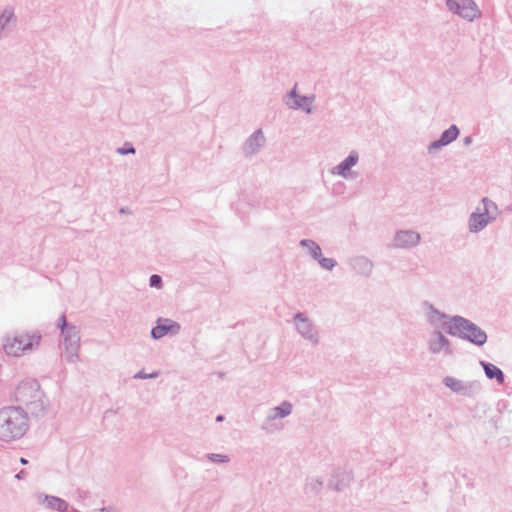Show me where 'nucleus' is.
Listing matches in <instances>:
<instances>
[{
	"instance_id": "obj_2",
	"label": "nucleus",
	"mask_w": 512,
	"mask_h": 512,
	"mask_svg": "<svg viewBox=\"0 0 512 512\" xmlns=\"http://www.w3.org/2000/svg\"><path fill=\"white\" fill-rule=\"evenodd\" d=\"M15 401L25 406L27 414L35 417L43 416L46 410V400L39 383L34 379L22 381L14 393Z\"/></svg>"
},
{
	"instance_id": "obj_33",
	"label": "nucleus",
	"mask_w": 512,
	"mask_h": 512,
	"mask_svg": "<svg viewBox=\"0 0 512 512\" xmlns=\"http://www.w3.org/2000/svg\"><path fill=\"white\" fill-rule=\"evenodd\" d=\"M289 98H292L294 100H297L302 97V95H299L297 93V84H295L294 88L288 93L287 95Z\"/></svg>"
},
{
	"instance_id": "obj_3",
	"label": "nucleus",
	"mask_w": 512,
	"mask_h": 512,
	"mask_svg": "<svg viewBox=\"0 0 512 512\" xmlns=\"http://www.w3.org/2000/svg\"><path fill=\"white\" fill-rule=\"evenodd\" d=\"M447 334L468 341L476 346H483L487 342V333L471 320L454 315L450 321H444L441 325Z\"/></svg>"
},
{
	"instance_id": "obj_11",
	"label": "nucleus",
	"mask_w": 512,
	"mask_h": 512,
	"mask_svg": "<svg viewBox=\"0 0 512 512\" xmlns=\"http://www.w3.org/2000/svg\"><path fill=\"white\" fill-rule=\"evenodd\" d=\"M17 17L15 9L12 6H6L0 11V40L7 37V35L16 27Z\"/></svg>"
},
{
	"instance_id": "obj_7",
	"label": "nucleus",
	"mask_w": 512,
	"mask_h": 512,
	"mask_svg": "<svg viewBox=\"0 0 512 512\" xmlns=\"http://www.w3.org/2000/svg\"><path fill=\"white\" fill-rule=\"evenodd\" d=\"M448 9L467 21L481 16V11L473 0H446Z\"/></svg>"
},
{
	"instance_id": "obj_36",
	"label": "nucleus",
	"mask_w": 512,
	"mask_h": 512,
	"mask_svg": "<svg viewBox=\"0 0 512 512\" xmlns=\"http://www.w3.org/2000/svg\"><path fill=\"white\" fill-rule=\"evenodd\" d=\"M223 420H224V416H223V415H218V416L216 417V421H217V422H221V421H223Z\"/></svg>"
},
{
	"instance_id": "obj_37",
	"label": "nucleus",
	"mask_w": 512,
	"mask_h": 512,
	"mask_svg": "<svg viewBox=\"0 0 512 512\" xmlns=\"http://www.w3.org/2000/svg\"><path fill=\"white\" fill-rule=\"evenodd\" d=\"M20 462H21V464H23V465L28 464V460H27V459H25V458H23V457H22V458H20Z\"/></svg>"
},
{
	"instance_id": "obj_12",
	"label": "nucleus",
	"mask_w": 512,
	"mask_h": 512,
	"mask_svg": "<svg viewBox=\"0 0 512 512\" xmlns=\"http://www.w3.org/2000/svg\"><path fill=\"white\" fill-rule=\"evenodd\" d=\"M420 240V234L414 230H399L394 236V246L407 249L417 246Z\"/></svg>"
},
{
	"instance_id": "obj_38",
	"label": "nucleus",
	"mask_w": 512,
	"mask_h": 512,
	"mask_svg": "<svg viewBox=\"0 0 512 512\" xmlns=\"http://www.w3.org/2000/svg\"><path fill=\"white\" fill-rule=\"evenodd\" d=\"M126 212H127V211H126V209H125V208H121V209H120V213H126Z\"/></svg>"
},
{
	"instance_id": "obj_23",
	"label": "nucleus",
	"mask_w": 512,
	"mask_h": 512,
	"mask_svg": "<svg viewBox=\"0 0 512 512\" xmlns=\"http://www.w3.org/2000/svg\"><path fill=\"white\" fill-rule=\"evenodd\" d=\"M315 100V95L310 96H302L301 98L294 100L293 103L287 102L286 104L291 109H302L305 113L311 114L312 108L311 105Z\"/></svg>"
},
{
	"instance_id": "obj_10",
	"label": "nucleus",
	"mask_w": 512,
	"mask_h": 512,
	"mask_svg": "<svg viewBox=\"0 0 512 512\" xmlns=\"http://www.w3.org/2000/svg\"><path fill=\"white\" fill-rule=\"evenodd\" d=\"M428 350L432 354L444 352L450 355L452 354L451 342L440 330L436 329L428 340Z\"/></svg>"
},
{
	"instance_id": "obj_14",
	"label": "nucleus",
	"mask_w": 512,
	"mask_h": 512,
	"mask_svg": "<svg viewBox=\"0 0 512 512\" xmlns=\"http://www.w3.org/2000/svg\"><path fill=\"white\" fill-rule=\"evenodd\" d=\"M265 136L261 129L254 131L242 146V152L245 157H251L260 151L265 144Z\"/></svg>"
},
{
	"instance_id": "obj_24",
	"label": "nucleus",
	"mask_w": 512,
	"mask_h": 512,
	"mask_svg": "<svg viewBox=\"0 0 512 512\" xmlns=\"http://www.w3.org/2000/svg\"><path fill=\"white\" fill-rule=\"evenodd\" d=\"M300 246L306 248L308 250V253L314 260H318L322 254L321 247L311 239H302L300 241Z\"/></svg>"
},
{
	"instance_id": "obj_1",
	"label": "nucleus",
	"mask_w": 512,
	"mask_h": 512,
	"mask_svg": "<svg viewBox=\"0 0 512 512\" xmlns=\"http://www.w3.org/2000/svg\"><path fill=\"white\" fill-rule=\"evenodd\" d=\"M28 430V415L21 407L9 406L0 409V440L11 442L24 436Z\"/></svg>"
},
{
	"instance_id": "obj_31",
	"label": "nucleus",
	"mask_w": 512,
	"mask_h": 512,
	"mask_svg": "<svg viewBox=\"0 0 512 512\" xmlns=\"http://www.w3.org/2000/svg\"><path fill=\"white\" fill-rule=\"evenodd\" d=\"M149 284L151 287L161 288L163 284L161 276L157 274L151 275L149 279Z\"/></svg>"
},
{
	"instance_id": "obj_27",
	"label": "nucleus",
	"mask_w": 512,
	"mask_h": 512,
	"mask_svg": "<svg viewBox=\"0 0 512 512\" xmlns=\"http://www.w3.org/2000/svg\"><path fill=\"white\" fill-rule=\"evenodd\" d=\"M317 262L323 269L328 270V271L333 270L335 268V266L337 265V261L335 259L323 257L322 254H321L320 258H318Z\"/></svg>"
},
{
	"instance_id": "obj_15",
	"label": "nucleus",
	"mask_w": 512,
	"mask_h": 512,
	"mask_svg": "<svg viewBox=\"0 0 512 512\" xmlns=\"http://www.w3.org/2000/svg\"><path fill=\"white\" fill-rule=\"evenodd\" d=\"M422 308L425 311L426 319L430 325H432L435 328H441V325L444 322H441L442 320L450 321V318L452 316L439 311L435 306L430 303L429 301H423L422 302Z\"/></svg>"
},
{
	"instance_id": "obj_9",
	"label": "nucleus",
	"mask_w": 512,
	"mask_h": 512,
	"mask_svg": "<svg viewBox=\"0 0 512 512\" xmlns=\"http://www.w3.org/2000/svg\"><path fill=\"white\" fill-rule=\"evenodd\" d=\"M181 326L168 318H158L156 326L151 329V337L155 340L161 339L165 335H177L180 332Z\"/></svg>"
},
{
	"instance_id": "obj_4",
	"label": "nucleus",
	"mask_w": 512,
	"mask_h": 512,
	"mask_svg": "<svg viewBox=\"0 0 512 512\" xmlns=\"http://www.w3.org/2000/svg\"><path fill=\"white\" fill-rule=\"evenodd\" d=\"M41 335L38 333H16L13 337H7L4 351L7 355L19 357L32 351L40 343Z\"/></svg>"
},
{
	"instance_id": "obj_19",
	"label": "nucleus",
	"mask_w": 512,
	"mask_h": 512,
	"mask_svg": "<svg viewBox=\"0 0 512 512\" xmlns=\"http://www.w3.org/2000/svg\"><path fill=\"white\" fill-rule=\"evenodd\" d=\"M351 268L356 274L369 277L373 270V263L364 256H358L350 261Z\"/></svg>"
},
{
	"instance_id": "obj_8",
	"label": "nucleus",
	"mask_w": 512,
	"mask_h": 512,
	"mask_svg": "<svg viewBox=\"0 0 512 512\" xmlns=\"http://www.w3.org/2000/svg\"><path fill=\"white\" fill-rule=\"evenodd\" d=\"M63 336V345L65 347V354L68 362L75 363L79 359V348H80V335L78 328L73 325L64 332H61Z\"/></svg>"
},
{
	"instance_id": "obj_35",
	"label": "nucleus",
	"mask_w": 512,
	"mask_h": 512,
	"mask_svg": "<svg viewBox=\"0 0 512 512\" xmlns=\"http://www.w3.org/2000/svg\"><path fill=\"white\" fill-rule=\"evenodd\" d=\"M24 474H25V472L22 470V471H20V472L16 475V478H17V479H22V478H23V476H24Z\"/></svg>"
},
{
	"instance_id": "obj_17",
	"label": "nucleus",
	"mask_w": 512,
	"mask_h": 512,
	"mask_svg": "<svg viewBox=\"0 0 512 512\" xmlns=\"http://www.w3.org/2000/svg\"><path fill=\"white\" fill-rule=\"evenodd\" d=\"M359 161V154L356 150H352L349 155L341 161L338 165L331 169L333 175H339L343 178H348L350 170Z\"/></svg>"
},
{
	"instance_id": "obj_32",
	"label": "nucleus",
	"mask_w": 512,
	"mask_h": 512,
	"mask_svg": "<svg viewBox=\"0 0 512 512\" xmlns=\"http://www.w3.org/2000/svg\"><path fill=\"white\" fill-rule=\"evenodd\" d=\"M72 325L67 322L65 314H62L58 320L57 327L61 330V332H64Z\"/></svg>"
},
{
	"instance_id": "obj_28",
	"label": "nucleus",
	"mask_w": 512,
	"mask_h": 512,
	"mask_svg": "<svg viewBox=\"0 0 512 512\" xmlns=\"http://www.w3.org/2000/svg\"><path fill=\"white\" fill-rule=\"evenodd\" d=\"M207 458L214 463H227L230 460L227 455L216 453L207 454Z\"/></svg>"
},
{
	"instance_id": "obj_20",
	"label": "nucleus",
	"mask_w": 512,
	"mask_h": 512,
	"mask_svg": "<svg viewBox=\"0 0 512 512\" xmlns=\"http://www.w3.org/2000/svg\"><path fill=\"white\" fill-rule=\"evenodd\" d=\"M480 365L482 366L488 379H494L498 384H503L505 382V375L500 368L486 361H480Z\"/></svg>"
},
{
	"instance_id": "obj_18",
	"label": "nucleus",
	"mask_w": 512,
	"mask_h": 512,
	"mask_svg": "<svg viewBox=\"0 0 512 512\" xmlns=\"http://www.w3.org/2000/svg\"><path fill=\"white\" fill-rule=\"evenodd\" d=\"M353 476L350 472L338 469L329 481V487L337 492L342 491L350 485Z\"/></svg>"
},
{
	"instance_id": "obj_34",
	"label": "nucleus",
	"mask_w": 512,
	"mask_h": 512,
	"mask_svg": "<svg viewBox=\"0 0 512 512\" xmlns=\"http://www.w3.org/2000/svg\"><path fill=\"white\" fill-rule=\"evenodd\" d=\"M472 141H473V138H472L471 135L466 136V137L463 138V144L465 146H469L472 143Z\"/></svg>"
},
{
	"instance_id": "obj_26",
	"label": "nucleus",
	"mask_w": 512,
	"mask_h": 512,
	"mask_svg": "<svg viewBox=\"0 0 512 512\" xmlns=\"http://www.w3.org/2000/svg\"><path fill=\"white\" fill-rule=\"evenodd\" d=\"M323 486V481L319 478H312L309 482L306 484V491L312 492L314 494H318Z\"/></svg>"
},
{
	"instance_id": "obj_21",
	"label": "nucleus",
	"mask_w": 512,
	"mask_h": 512,
	"mask_svg": "<svg viewBox=\"0 0 512 512\" xmlns=\"http://www.w3.org/2000/svg\"><path fill=\"white\" fill-rule=\"evenodd\" d=\"M293 406L289 401H283L279 406H276L270 410L267 416L268 421L275 420L277 418H285L292 413Z\"/></svg>"
},
{
	"instance_id": "obj_25",
	"label": "nucleus",
	"mask_w": 512,
	"mask_h": 512,
	"mask_svg": "<svg viewBox=\"0 0 512 512\" xmlns=\"http://www.w3.org/2000/svg\"><path fill=\"white\" fill-rule=\"evenodd\" d=\"M483 204V209L481 211L487 216H497L498 214V206L495 202H493L488 197H484L481 200Z\"/></svg>"
},
{
	"instance_id": "obj_22",
	"label": "nucleus",
	"mask_w": 512,
	"mask_h": 512,
	"mask_svg": "<svg viewBox=\"0 0 512 512\" xmlns=\"http://www.w3.org/2000/svg\"><path fill=\"white\" fill-rule=\"evenodd\" d=\"M44 503L47 508L58 512H69V504L57 496L45 495Z\"/></svg>"
},
{
	"instance_id": "obj_5",
	"label": "nucleus",
	"mask_w": 512,
	"mask_h": 512,
	"mask_svg": "<svg viewBox=\"0 0 512 512\" xmlns=\"http://www.w3.org/2000/svg\"><path fill=\"white\" fill-rule=\"evenodd\" d=\"M293 323L296 331L301 335L302 338L309 341L312 345L316 346L320 343L319 331L312 320L303 313L297 312L293 316Z\"/></svg>"
},
{
	"instance_id": "obj_30",
	"label": "nucleus",
	"mask_w": 512,
	"mask_h": 512,
	"mask_svg": "<svg viewBox=\"0 0 512 512\" xmlns=\"http://www.w3.org/2000/svg\"><path fill=\"white\" fill-rule=\"evenodd\" d=\"M159 374L160 373L158 371H155L152 373H145L144 370H140L133 376V378L134 379H155L159 376Z\"/></svg>"
},
{
	"instance_id": "obj_16",
	"label": "nucleus",
	"mask_w": 512,
	"mask_h": 512,
	"mask_svg": "<svg viewBox=\"0 0 512 512\" xmlns=\"http://www.w3.org/2000/svg\"><path fill=\"white\" fill-rule=\"evenodd\" d=\"M496 216H487L479 207L471 213L468 219V229L471 233L482 231L490 222L494 221Z\"/></svg>"
},
{
	"instance_id": "obj_13",
	"label": "nucleus",
	"mask_w": 512,
	"mask_h": 512,
	"mask_svg": "<svg viewBox=\"0 0 512 512\" xmlns=\"http://www.w3.org/2000/svg\"><path fill=\"white\" fill-rule=\"evenodd\" d=\"M459 134L460 130L457 125L452 124L448 129L442 132L439 139L429 144L428 152L434 153L440 150L442 147L449 145L458 138Z\"/></svg>"
},
{
	"instance_id": "obj_6",
	"label": "nucleus",
	"mask_w": 512,
	"mask_h": 512,
	"mask_svg": "<svg viewBox=\"0 0 512 512\" xmlns=\"http://www.w3.org/2000/svg\"><path fill=\"white\" fill-rule=\"evenodd\" d=\"M443 384L454 393L464 397H474L482 390V385L478 380L463 381L452 376H446Z\"/></svg>"
},
{
	"instance_id": "obj_39",
	"label": "nucleus",
	"mask_w": 512,
	"mask_h": 512,
	"mask_svg": "<svg viewBox=\"0 0 512 512\" xmlns=\"http://www.w3.org/2000/svg\"><path fill=\"white\" fill-rule=\"evenodd\" d=\"M510 211H512V206L508 208Z\"/></svg>"
},
{
	"instance_id": "obj_29",
	"label": "nucleus",
	"mask_w": 512,
	"mask_h": 512,
	"mask_svg": "<svg viewBox=\"0 0 512 512\" xmlns=\"http://www.w3.org/2000/svg\"><path fill=\"white\" fill-rule=\"evenodd\" d=\"M117 153L121 155L135 154L136 150L130 142H125L122 147L117 148Z\"/></svg>"
}]
</instances>
